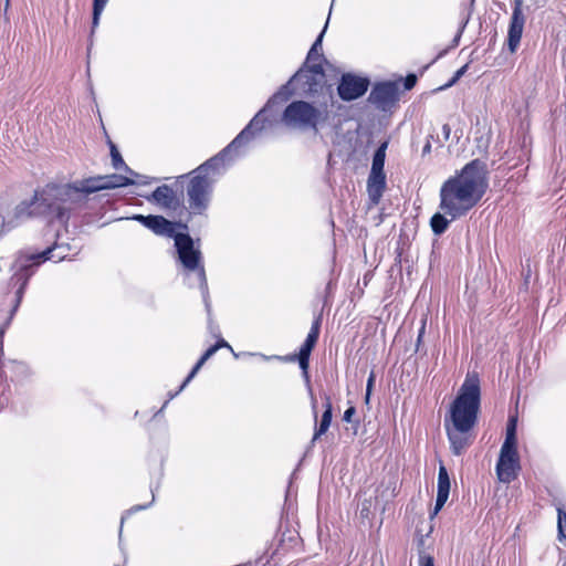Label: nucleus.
Returning <instances> with one entry per match:
<instances>
[{"label":"nucleus","mask_w":566,"mask_h":566,"mask_svg":"<svg viewBox=\"0 0 566 566\" xmlns=\"http://www.w3.org/2000/svg\"><path fill=\"white\" fill-rule=\"evenodd\" d=\"M488 187L486 164L474 159L443 182L440 189V209L452 219L460 218L481 200Z\"/></svg>","instance_id":"f257e3e1"},{"label":"nucleus","mask_w":566,"mask_h":566,"mask_svg":"<svg viewBox=\"0 0 566 566\" xmlns=\"http://www.w3.org/2000/svg\"><path fill=\"white\" fill-rule=\"evenodd\" d=\"M260 118L261 114H256L223 150L201 164L188 175L190 176V180L186 191L189 214H203L208 209L213 184L216 177L221 172L226 156L252 138V128L259 125Z\"/></svg>","instance_id":"f03ea898"},{"label":"nucleus","mask_w":566,"mask_h":566,"mask_svg":"<svg viewBox=\"0 0 566 566\" xmlns=\"http://www.w3.org/2000/svg\"><path fill=\"white\" fill-rule=\"evenodd\" d=\"M61 188H67L66 184H49L42 190L35 191L30 202L23 201L15 207L14 219L18 221L44 216L66 223L75 209L73 202L60 191Z\"/></svg>","instance_id":"7ed1b4c3"},{"label":"nucleus","mask_w":566,"mask_h":566,"mask_svg":"<svg viewBox=\"0 0 566 566\" xmlns=\"http://www.w3.org/2000/svg\"><path fill=\"white\" fill-rule=\"evenodd\" d=\"M481 403L480 379L476 373H468L450 407V423L459 429H473Z\"/></svg>","instance_id":"20e7f679"},{"label":"nucleus","mask_w":566,"mask_h":566,"mask_svg":"<svg viewBox=\"0 0 566 566\" xmlns=\"http://www.w3.org/2000/svg\"><path fill=\"white\" fill-rule=\"evenodd\" d=\"M316 76H321V80L325 76L322 64L304 63V65L290 78V81L281 86V88L268 101L265 106L259 111L258 114H261V118L259 125L254 126L252 132L254 133L255 130L263 129L265 123V117L263 115L272 105L285 102L291 97L293 94L291 85L293 83H302V90L305 93H316L321 86V81H317Z\"/></svg>","instance_id":"39448f33"},{"label":"nucleus","mask_w":566,"mask_h":566,"mask_svg":"<svg viewBox=\"0 0 566 566\" xmlns=\"http://www.w3.org/2000/svg\"><path fill=\"white\" fill-rule=\"evenodd\" d=\"M130 185H135V181L132 178L118 174H112L86 178L73 184H66L67 188H61L60 191H63L62 193L73 202L74 209L76 210L86 203L87 196L90 193Z\"/></svg>","instance_id":"423d86ee"},{"label":"nucleus","mask_w":566,"mask_h":566,"mask_svg":"<svg viewBox=\"0 0 566 566\" xmlns=\"http://www.w3.org/2000/svg\"><path fill=\"white\" fill-rule=\"evenodd\" d=\"M174 240L179 260L184 268L188 271H197L199 287L202 292L205 306L208 315H210L211 305L208 295L207 276L203 265L200 264L201 252L198 249H195L193 240L188 233H177Z\"/></svg>","instance_id":"0eeeda50"},{"label":"nucleus","mask_w":566,"mask_h":566,"mask_svg":"<svg viewBox=\"0 0 566 566\" xmlns=\"http://www.w3.org/2000/svg\"><path fill=\"white\" fill-rule=\"evenodd\" d=\"M324 120L322 112L305 101H294L286 106L282 123L293 129L318 132L319 122Z\"/></svg>","instance_id":"6e6552de"},{"label":"nucleus","mask_w":566,"mask_h":566,"mask_svg":"<svg viewBox=\"0 0 566 566\" xmlns=\"http://www.w3.org/2000/svg\"><path fill=\"white\" fill-rule=\"evenodd\" d=\"M67 251H69V245L55 243L53 247L48 248L43 252L29 256L28 259H25V262L19 263L18 272L12 276L11 280L12 281L17 280V282H21V285H20L19 290L17 291V303L12 310L11 315L17 311L19 303L21 301L22 294H23V290L28 283L29 277L32 275V271H31L32 265L28 264L27 262L33 261L35 264H39L40 262L46 261V260L62 261L66 258Z\"/></svg>","instance_id":"1a4fd4ad"},{"label":"nucleus","mask_w":566,"mask_h":566,"mask_svg":"<svg viewBox=\"0 0 566 566\" xmlns=\"http://www.w3.org/2000/svg\"><path fill=\"white\" fill-rule=\"evenodd\" d=\"M495 470L497 479L503 483H511L517 478L521 465L516 447H501Z\"/></svg>","instance_id":"9d476101"},{"label":"nucleus","mask_w":566,"mask_h":566,"mask_svg":"<svg viewBox=\"0 0 566 566\" xmlns=\"http://www.w3.org/2000/svg\"><path fill=\"white\" fill-rule=\"evenodd\" d=\"M398 99L399 84L391 81L376 83L368 96L369 103L382 112L391 109Z\"/></svg>","instance_id":"9b49d317"},{"label":"nucleus","mask_w":566,"mask_h":566,"mask_svg":"<svg viewBox=\"0 0 566 566\" xmlns=\"http://www.w3.org/2000/svg\"><path fill=\"white\" fill-rule=\"evenodd\" d=\"M319 328H321V316H318L312 324L311 329L306 336V339L302 344L300 348L298 355H291L285 357V360L287 361H295L297 359L300 368L303 371V376L306 380V382H310V376H308V366H310V356L315 347L318 336H319Z\"/></svg>","instance_id":"f8f14e48"},{"label":"nucleus","mask_w":566,"mask_h":566,"mask_svg":"<svg viewBox=\"0 0 566 566\" xmlns=\"http://www.w3.org/2000/svg\"><path fill=\"white\" fill-rule=\"evenodd\" d=\"M525 21L523 0H513V10L507 30V48L511 53H514L520 45Z\"/></svg>","instance_id":"ddd939ff"},{"label":"nucleus","mask_w":566,"mask_h":566,"mask_svg":"<svg viewBox=\"0 0 566 566\" xmlns=\"http://www.w3.org/2000/svg\"><path fill=\"white\" fill-rule=\"evenodd\" d=\"M369 86L367 77L357 76L350 73L344 74L337 87L339 97L343 101H354L363 96Z\"/></svg>","instance_id":"4468645a"},{"label":"nucleus","mask_w":566,"mask_h":566,"mask_svg":"<svg viewBox=\"0 0 566 566\" xmlns=\"http://www.w3.org/2000/svg\"><path fill=\"white\" fill-rule=\"evenodd\" d=\"M132 219L140 222L143 226L150 229L154 233H156L158 235H166L168 238H174V239H175V235L177 234L175 231L176 227L182 228L185 230L188 229L187 224H184L180 222H178V223L171 222V221L167 220L166 218H164L163 216L134 214L132 217Z\"/></svg>","instance_id":"2eb2a0df"},{"label":"nucleus","mask_w":566,"mask_h":566,"mask_svg":"<svg viewBox=\"0 0 566 566\" xmlns=\"http://www.w3.org/2000/svg\"><path fill=\"white\" fill-rule=\"evenodd\" d=\"M147 201L156 203L160 208L177 210L182 205V197L168 185L157 187L151 195L145 197Z\"/></svg>","instance_id":"dca6fc26"},{"label":"nucleus","mask_w":566,"mask_h":566,"mask_svg":"<svg viewBox=\"0 0 566 566\" xmlns=\"http://www.w3.org/2000/svg\"><path fill=\"white\" fill-rule=\"evenodd\" d=\"M447 436L450 442L451 451L454 455H460L472 443L471 429H459L457 424L449 423L448 418L444 420Z\"/></svg>","instance_id":"f3484780"},{"label":"nucleus","mask_w":566,"mask_h":566,"mask_svg":"<svg viewBox=\"0 0 566 566\" xmlns=\"http://www.w3.org/2000/svg\"><path fill=\"white\" fill-rule=\"evenodd\" d=\"M387 147H388V142H384L376 149L374 157H373L371 170H370V175H369V179H368L369 184L373 181L374 184L378 185L379 192L385 187L386 176L384 174V165H385Z\"/></svg>","instance_id":"a211bd4d"},{"label":"nucleus","mask_w":566,"mask_h":566,"mask_svg":"<svg viewBox=\"0 0 566 566\" xmlns=\"http://www.w3.org/2000/svg\"><path fill=\"white\" fill-rule=\"evenodd\" d=\"M450 493V478L448 470L443 464H440L438 472V491L434 509L431 513V517L437 515L448 501Z\"/></svg>","instance_id":"6ab92c4d"},{"label":"nucleus","mask_w":566,"mask_h":566,"mask_svg":"<svg viewBox=\"0 0 566 566\" xmlns=\"http://www.w3.org/2000/svg\"><path fill=\"white\" fill-rule=\"evenodd\" d=\"M219 349V346H210L205 353L203 355L200 357V359L197 361V364L192 367L191 371L189 373V375L187 376V378L184 380V382L181 384V386L179 387V389L174 392V394H169V399L165 401V403L163 405L160 411L164 410V408L167 407L168 402L170 399L175 398L181 390H184V388L189 384V381L196 376V374L200 370V368L203 366V364L210 358L212 357L217 350Z\"/></svg>","instance_id":"aec40b11"},{"label":"nucleus","mask_w":566,"mask_h":566,"mask_svg":"<svg viewBox=\"0 0 566 566\" xmlns=\"http://www.w3.org/2000/svg\"><path fill=\"white\" fill-rule=\"evenodd\" d=\"M325 410L322 415L319 424L315 426L314 434L312 438V443H314L317 439H319L323 434H325L331 426L332 417H333V406L329 396L325 395Z\"/></svg>","instance_id":"412c9836"},{"label":"nucleus","mask_w":566,"mask_h":566,"mask_svg":"<svg viewBox=\"0 0 566 566\" xmlns=\"http://www.w3.org/2000/svg\"><path fill=\"white\" fill-rule=\"evenodd\" d=\"M108 145H109V149H111V158H112V165L113 167L116 169V170H120V169H124L127 174H129L130 176H138L137 172H135L134 170H132L124 161L120 153L118 151L116 145L112 142V140H108Z\"/></svg>","instance_id":"4be33fe9"},{"label":"nucleus","mask_w":566,"mask_h":566,"mask_svg":"<svg viewBox=\"0 0 566 566\" xmlns=\"http://www.w3.org/2000/svg\"><path fill=\"white\" fill-rule=\"evenodd\" d=\"M327 25H328V20L326 21L322 32L318 34L317 39L315 40V42L312 44L308 53H307V56H306V61L305 63L306 64H312V62L318 60L319 57L323 56L322 54V41H323V38H324V34H325V31L327 29Z\"/></svg>","instance_id":"5701e85b"},{"label":"nucleus","mask_w":566,"mask_h":566,"mask_svg":"<svg viewBox=\"0 0 566 566\" xmlns=\"http://www.w3.org/2000/svg\"><path fill=\"white\" fill-rule=\"evenodd\" d=\"M430 226L433 233L440 235L448 229L449 220L443 214L437 212L431 217Z\"/></svg>","instance_id":"b1692460"},{"label":"nucleus","mask_w":566,"mask_h":566,"mask_svg":"<svg viewBox=\"0 0 566 566\" xmlns=\"http://www.w3.org/2000/svg\"><path fill=\"white\" fill-rule=\"evenodd\" d=\"M516 419L510 418L506 427V436L502 446L516 447Z\"/></svg>","instance_id":"393cba45"},{"label":"nucleus","mask_w":566,"mask_h":566,"mask_svg":"<svg viewBox=\"0 0 566 566\" xmlns=\"http://www.w3.org/2000/svg\"><path fill=\"white\" fill-rule=\"evenodd\" d=\"M108 0H93V19H92V33H94L95 29L99 23L101 14L106 6Z\"/></svg>","instance_id":"a878e982"},{"label":"nucleus","mask_w":566,"mask_h":566,"mask_svg":"<svg viewBox=\"0 0 566 566\" xmlns=\"http://www.w3.org/2000/svg\"><path fill=\"white\" fill-rule=\"evenodd\" d=\"M557 527H558L559 539H562V538L566 539V512H564L562 509H558Z\"/></svg>","instance_id":"bb28decb"},{"label":"nucleus","mask_w":566,"mask_h":566,"mask_svg":"<svg viewBox=\"0 0 566 566\" xmlns=\"http://www.w3.org/2000/svg\"><path fill=\"white\" fill-rule=\"evenodd\" d=\"M418 563L419 566H434L433 557L424 553H420Z\"/></svg>","instance_id":"cd10ccee"},{"label":"nucleus","mask_w":566,"mask_h":566,"mask_svg":"<svg viewBox=\"0 0 566 566\" xmlns=\"http://www.w3.org/2000/svg\"><path fill=\"white\" fill-rule=\"evenodd\" d=\"M416 82H417V76L415 74L407 75L403 81L405 88L411 90L416 85Z\"/></svg>","instance_id":"c85d7f7f"},{"label":"nucleus","mask_w":566,"mask_h":566,"mask_svg":"<svg viewBox=\"0 0 566 566\" xmlns=\"http://www.w3.org/2000/svg\"><path fill=\"white\" fill-rule=\"evenodd\" d=\"M356 413V409L355 407L350 406L349 408H347L344 412V416H343V420L345 422H352L353 420V416Z\"/></svg>","instance_id":"c756f323"},{"label":"nucleus","mask_w":566,"mask_h":566,"mask_svg":"<svg viewBox=\"0 0 566 566\" xmlns=\"http://www.w3.org/2000/svg\"><path fill=\"white\" fill-rule=\"evenodd\" d=\"M375 379H376L375 373L371 371L369 374L368 379H367V386H366V391H368V395H371V390H373V387H374V384H375Z\"/></svg>","instance_id":"7c9ffc66"},{"label":"nucleus","mask_w":566,"mask_h":566,"mask_svg":"<svg viewBox=\"0 0 566 566\" xmlns=\"http://www.w3.org/2000/svg\"><path fill=\"white\" fill-rule=\"evenodd\" d=\"M310 396H311V401H312V409H313V413H314V419H315V423L317 422V410H316V399L313 395V391L310 389Z\"/></svg>","instance_id":"2f4dec72"},{"label":"nucleus","mask_w":566,"mask_h":566,"mask_svg":"<svg viewBox=\"0 0 566 566\" xmlns=\"http://www.w3.org/2000/svg\"><path fill=\"white\" fill-rule=\"evenodd\" d=\"M442 134H443V139L444 142H447L450 137V134H451V128L448 124H444L442 126Z\"/></svg>","instance_id":"473e14b6"},{"label":"nucleus","mask_w":566,"mask_h":566,"mask_svg":"<svg viewBox=\"0 0 566 566\" xmlns=\"http://www.w3.org/2000/svg\"><path fill=\"white\" fill-rule=\"evenodd\" d=\"M468 69H469V64H465V65H463L462 67H460V69L455 72V74H457L459 77H462V76L467 73Z\"/></svg>","instance_id":"72a5a7b5"},{"label":"nucleus","mask_w":566,"mask_h":566,"mask_svg":"<svg viewBox=\"0 0 566 566\" xmlns=\"http://www.w3.org/2000/svg\"><path fill=\"white\" fill-rule=\"evenodd\" d=\"M461 77H459L455 73L452 78L444 85V87H450L454 85Z\"/></svg>","instance_id":"f704fd0d"},{"label":"nucleus","mask_w":566,"mask_h":566,"mask_svg":"<svg viewBox=\"0 0 566 566\" xmlns=\"http://www.w3.org/2000/svg\"><path fill=\"white\" fill-rule=\"evenodd\" d=\"M3 335L4 327L0 328V356L3 355Z\"/></svg>","instance_id":"c9c22d12"},{"label":"nucleus","mask_w":566,"mask_h":566,"mask_svg":"<svg viewBox=\"0 0 566 566\" xmlns=\"http://www.w3.org/2000/svg\"><path fill=\"white\" fill-rule=\"evenodd\" d=\"M214 346H219V348H221V347H228V348H230V349L232 350L231 346H230V345H229L224 339H222V338H221L220 340H218V342L214 344Z\"/></svg>","instance_id":"e433bc0d"},{"label":"nucleus","mask_w":566,"mask_h":566,"mask_svg":"<svg viewBox=\"0 0 566 566\" xmlns=\"http://www.w3.org/2000/svg\"><path fill=\"white\" fill-rule=\"evenodd\" d=\"M430 150H431V145H430V143L428 142V143L424 145L423 149H422V154H423V155H426V154L430 153Z\"/></svg>","instance_id":"4c0bfd02"},{"label":"nucleus","mask_w":566,"mask_h":566,"mask_svg":"<svg viewBox=\"0 0 566 566\" xmlns=\"http://www.w3.org/2000/svg\"><path fill=\"white\" fill-rule=\"evenodd\" d=\"M147 507H148V505H137V506H134L130 511L132 512H136V511H139V510H145Z\"/></svg>","instance_id":"58836bf2"},{"label":"nucleus","mask_w":566,"mask_h":566,"mask_svg":"<svg viewBox=\"0 0 566 566\" xmlns=\"http://www.w3.org/2000/svg\"><path fill=\"white\" fill-rule=\"evenodd\" d=\"M424 333V326L421 327L420 332H419V335H418V343L421 340V337Z\"/></svg>","instance_id":"ea45409f"},{"label":"nucleus","mask_w":566,"mask_h":566,"mask_svg":"<svg viewBox=\"0 0 566 566\" xmlns=\"http://www.w3.org/2000/svg\"><path fill=\"white\" fill-rule=\"evenodd\" d=\"M369 399H370V395H368V391H366V395H365V402L368 405L369 403Z\"/></svg>","instance_id":"a19ab883"},{"label":"nucleus","mask_w":566,"mask_h":566,"mask_svg":"<svg viewBox=\"0 0 566 566\" xmlns=\"http://www.w3.org/2000/svg\"><path fill=\"white\" fill-rule=\"evenodd\" d=\"M459 39H460V33H459V34L455 36V39H454V43H455V45H458Z\"/></svg>","instance_id":"79ce46f5"},{"label":"nucleus","mask_w":566,"mask_h":566,"mask_svg":"<svg viewBox=\"0 0 566 566\" xmlns=\"http://www.w3.org/2000/svg\"><path fill=\"white\" fill-rule=\"evenodd\" d=\"M459 39H460V33H459V34L455 36V39H454V43H455V45H458Z\"/></svg>","instance_id":"37998d69"},{"label":"nucleus","mask_w":566,"mask_h":566,"mask_svg":"<svg viewBox=\"0 0 566 566\" xmlns=\"http://www.w3.org/2000/svg\"><path fill=\"white\" fill-rule=\"evenodd\" d=\"M562 566H566V560L562 564Z\"/></svg>","instance_id":"c03bdc74"}]
</instances>
